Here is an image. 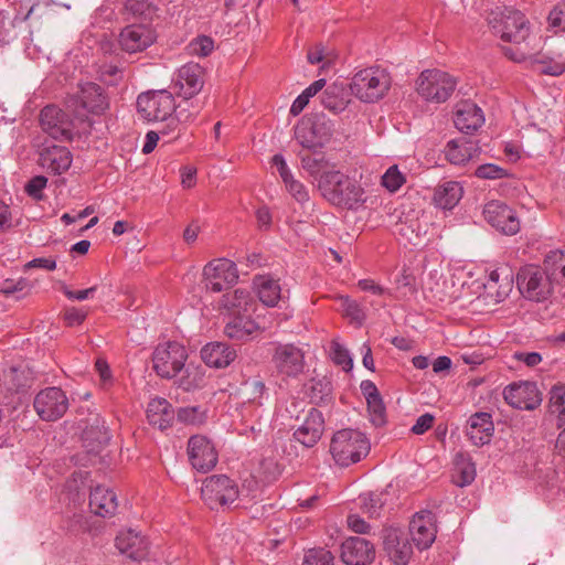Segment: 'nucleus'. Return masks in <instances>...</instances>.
I'll return each instance as SVG.
<instances>
[{"label": "nucleus", "instance_id": "nucleus-1", "mask_svg": "<svg viewBox=\"0 0 565 565\" xmlns=\"http://www.w3.org/2000/svg\"><path fill=\"white\" fill-rule=\"evenodd\" d=\"M318 190L331 204L348 210L358 209L365 202L363 188L339 170L319 178Z\"/></svg>", "mask_w": 565, "mask_h": 565}, {"label": "nucleus", "instance_id": "nucleus-2", "mask_svg": "<svg viewBox=\"0 0 565 565\" xmlns=\"http://www.w3.org/2000/svg\"><path fill=\"white\" fill-rule=\"evenodd\" d=\"M369 451V439L363 433L355 429L338 430L331 439L330 452L340 467H349L359 462Z\"/></svg>", "mask_w": 565, "mask_h": 565}, {"label": "nucleus", "instance_id": "nucleus-3", "mask_svg": "<svg viewBox=\"0 0 565 565\" xmlns=\"http://www.w3.org/2000/svg\"><path fill=\"white\" fill-rule=\"evenodd\" d=\"M489 24L493 32L500 35L504 42L521 45L530 36V22L525 15L512 8H504L498 12H491Z\"/></svg>", "mask_w": 565, "mask_h": 565}, {"label": "nucleus", "instance_id": "nucleus-4", "mask_svg": "<svg viewBox=\"0 0 565 565\" xmlns=\"http://www.w3.org/2000/svg\"><path fill=\"white\" fill-rule=\"evenodd\" d=\"M390 87V74L379 67L361 70L350 84L352 94L364 103H374L383 98Z\"/></svg>", "mask_w": 565, "mask_h": 565}, {"label": "nucleus", "instance_id": "nucleus-5", "mask_svg": "<svg viewBox=\"0 0 565 565\" xmlns=\"http://www.w3.org/2000/svg\"><path fill=\"white\" fill-rule=\"evenodd\" d=\"M188 356L185 347L177 341L160 343L152 353V370L161 379H174L184 369Z\"/></svg>", "mask_w": 565, "mask_h": 565}, {"label": "nucleus", "instance_id": "nucleus-6", "mask_svg": "<svg viewBox=\"0 0 565 565\" xmlns=\"http://www.w3.org/2000/svg\"><path fill=\"white\" fill-rule=\"evenodd\" d=\"M457 81L450 74L433 68L423 71L416 79V92L427 102L445 103L454 93Z\"/></svg>", "mask_w": 565, "mask_h": 565}, {"label": "nucleus", "instance_id": "nucleus-7", "mask_svg": "<svg viewBox=\"0 0 565 565\" xmlns=\"http://www.w3.org/2000/svg\"><path fill=\"white\" fill-rule=\"evenodd\" d=\"M516 284L520 292L527 299L543 301L547 299L554 282L547 275L535 265H527L520 269L516 276Z\"/></svg>", "mask_w": 565, "mask_h": 565}, {"label": "nucleus", "instance_id": "nucleus-8", "mask_svg": "<svg viewBox=\"0 0 565 565\" xmlns=\"http://www.w3.org/2000/svg\"><path fill=\"white\" fill-rule=\"evenodd\" d=\"M238 493L236 483L225 475L206 478L201 489L202 499L211 510L232 504Z\"/></svg>", "mask_w": 565, "mask_h": 565}, {"label": "nucleus", "instance_id": "nucleus-9", "mask_svg": "<svg viewBox=\"0 0 565 565\" xmlns=\"http://www.w3.org/2000/svg\"><path fill=\"white\" fill-rule=\"evenodd\" d=\"M236 264L227 258L209 262L203 268V284L207 290L221 292L237 282Z\"/></svg>", "mask_w": 565, "mask_h": 565}, {"label": "nucleus", "instance_id": "nucleus-10", "mask_svg": "<svg viewBox=\"0 0 565 565\" xmlns=\"http://www.w3.org/2000/svg\"><path fill=\"white\" fill-rule=\"evenodd\" d=\"M70 406L66 393L56 386L41 390L34 397L33 407L45 422H55L64 416Z\"/></svg>", "mask_w": 565, "mask_h": 565}, {"label": "nucleus", "instance_id": "nucleus-11", "mask_svg": "<svg viewBox=\"0 0 565 565\" xmlns=\"http://www.w3.org/2000/svg\"><path fill=\"white\" fill-rule=\"evenodd\" d=\"M40 125L44 132L60 141H71L73 138V120L61 108L49 105L40 114Z\"/></svg>", "mask_w": 565, "mask_h": 565}, {"label": "nucleus", "instance_id": "nucleus-12", "mask_svg": "<svg viewBox=\"0 0 565 565\" xmlns=\"http://www.w3.org/2000/svg\"><path fill=\"white\" fill-rule=\"evenodd\" d=\"M486 221L505 235H514L520 231V221L515 211L501 201H490L483 207Z\"/></svg>", "mask_w": 565, "mask_h": 565}, {"label": "nucleus", "instance_id": "nucleus-13", "mask_svg": "<svg viewBox=\"0 0 565 565\" xmlns=\"http://www.w3.org/2000/svg\"><path fill=\"white\" fill-rule=\"evenodd\" d=\"M383 548L395 565H407L413 547L408 534L401 529L386 527L382 531Z\"/></svg>", "mask_w": 565, "mask_h": 565}, {"label": "nucleus", "instance_id": "nucleus-14", "mask_svg": "<svg viewBox=\"0 0 565 565\" xmlns=\"http://www.w3.org/2000/svg\"><path fill=\"white\" fill-rule=\"evenodd\" d=\"M188 456L192 467L200 472L212 470L217 463V452L211 440L203 435L191 436Z\"/></svg>", "mask_w": 565, "mask_h": 565}, {"label": "nucleus", "instance_id": "nucleus-15", "mask_svg": "<svg viewBox=\"0 0 565 565\" xmlns=\"http://www.w3.org/2000/svg\"><path fill=\"white\" fill-rule=\"evenodd\" d=\"M504 401L518 409L533 411L542 403V394L533 382H519L508 385L503 391Z\"/></svg>", "mask_w": 565, "mask_h": 565}, {"label": "nucleus", "instance_id": "nucleus-16", "mask_svg": "<svg viewBox=\"0 0 565 565\" xmlns=\"http://www.w3.org/2000/svg\"><path fill=\"white\" fill-rule=\"evenodd\" d=\"M273 363L279 374L296 377L303 371L305 355L295 344H278L273 354Z\"/></svg>", "mask_w": 565, "mask_h": 565}, {"label": "nucleus", "instance_id": "nucleus-17", "mask_svg": "<svg viewBox=\"0 0 565 565\" xmlns=\"http://www.w3.org/2000/svg\"><path fill=\"white\" fill-rule=\"evenodd\" d=\"M143 118L148 121L166 120L175 108L174 97L167 89L143 92Z\"/></svg>", "mask_w": 565, "mask_h": 565}, {"label": "nucleus", "instance_id": "nucleus-18", "mask_svg": "<svg viewBox=\"0 0 565 565\" xmlns=\"http://www.w3.org/2000/svg\"><path fill=\"white\" fill-rule=\"evenodd\" d=\"M374 558V544L366 539L351 536L341 544V559L348 565H367Z\"/></svg>", "mask_w": 565, "mask_h": 565}, {"label": "nucleus", "instance_id": "nucleus-19", "mask_svg": "<svg viewBox=\"0 0 565 565\" xmlns=\"http://www.w3.org/2000/svg\"><path fill=\"white\" fill-rule=\"evenodd\" d=\"M409 532L418 550H427L436 539L435 514L431 511H420L411 521Z\"/></svg>", "mask_w": 565, "mask_h": 565}, {"label": "nucleus", "instance_id": "nucleus-20", "mask_svg": "<svg viewBox=\"0 0 565 565\" xmlns=\"http://www.w3.org/2000/svg\"><path fill=\"white\" fill-rule=\"evenodd\" d=\"M324 431V418L320 411L310 408L303 424L298 427L294 437L305 447H313L321 438Z\"/></svg>", "mask_w": 565, "mask_h": 565}, {"label": "nucleus", "instance_id": "nucleus-21", "mask_svg": "<svg viewBox=\"0 0 565 565\" xmlns=\"http://www.w3.org/2000/svg\"><path fill=\"white\" fill-rule=\"evenodd\" d=\"M72 159V153L66 147L53 145L41 150L39 164L47 172L62 174L70 169Z\"/></svg>", "mask_w": 565, "mask_h": 565}, {"label": "nucleus", "instance_id": "nucleus-22", "mask_svg": "<svg viewBox=\"0 0 565 565\" xmlns=\"http://www.w3.org/2000/svg\"><path fill=\"white\" fill-rule=\"evenodd\" d=\"M204 68L198 63H188L178 71L175 85L180 94L186 97L198 95L204 85Z\"/></svg>", "mask_w": 565, "mask_h": 565}, {"label": "nucleus", "instance_id": "nucleus-23", "mask_svg": "<svg viewBox=\"0 0 565 565\" xmlns=\"http://www.w3.org/2000/svg\"><path fill=\"white\" fill-rule=\"evenodd\" d=\"M236 358V350L226 342H210L201 349V359L210 367H227Z\"/></svg>", "mask_w": 565, "mask_h": 565}, {"label": "nucleus", "instance_id": "nucleus-24", "mask_svg": "<svg viewBox=\"0 0 565 565\" xmlns=\"http://www.w3.org/2000/svg\"><path fill=\"white\" fill-rule=\"evenodd\" d=\"M455 126L466 135L473 134L484 122V116L475 103L462 102L457 105L454 119Z\"/></svg>", "mask_w": 565, "mask_h": 565}, {"label": "nucleus", "instance_id": "nucleus-25", "mask_svg": "<svg viewBox=\"0 0 565 565\" xmlns=\"http://www.w3.org/2000/svg\"><path fill=\"white\" fill-rule=\"evenodd\" d=\"M330 132H321V127L310 120H302L295 127V138L302 147L301 151H311L323 147Z\"/></svg>", "mask_w": 565, "mask_h": 565}, {"label": "nucleus", "instance_id": "nucleus-26", "mask_svg": "<svg viewBox=\"0 0 565 565\" xmlns=\"http://www.w3.org/2000/svg\"><path fill=\"white\" fill-rule=\"evenodd\" d=\"M89 509L90 511L102 518L113 516L118 508L117 497L115 492L103 486L93 488L89 486Z\"/></svg>", "mask_w": 565, "mask_h": 565}, {"label": "nucleus", "instance_id": "nucleus-27", "mask_svg": "<svg viewBox=\"0 0 565 565\" xmlns=\"http://www.w3.org/2000/svg\"><path fill=\"white\" fill-rule=\"evenodd\" d=\"M494 431L492 417L489 413H476L469 417L467 436L476 446L490 443Z\"/></svg>", "mask_w": 565, "mask_h": 565}, {"label": "nucleus", "instance_id": "nucleus-28", "mask_svg": "<svg viewBox=\"0 0 565 565\" xmlns=\"http://www.w3.org/2000/svg\"><path fill=\"white\" fill-rule=\"evenodd\" d=\"M173 418L174 409L166 398L157 397L149 402L147 419L151 426L164 430L171 426Z\"/></svg>", "mask_w": 565, "mask_h": 565}, {"label": "nucleus", "instance_id": "nucleus-29", "mask_svg": "<svg viewBox=\"0 0 565 565\" xmlns=\"http://www.w3.org/2000/svg\"><path fill=\"white\" fill-rule=\"evenodd\" d=\"M258 324L241 313H231L228 322L225 324L224 333L234 340L245 341L259 332Z\"/></svg>", "mask_w": 565, "mask_h": 565}, {"label": "nucleus", "instance_id": "nucleus-30", "mask_svg": "<svg viewBox=\"0 0 565 565\" xmlns=\"http://www.w3.org/2000/svg\"><path fill=\"white\" fill-rule=\"evenodd\" d=\"M78 98L81 106L93 114H99L108 106L103 88L95 83L89 82L82 85Z\"/></svg>", "mask_w": 565, "mask_h": 565}, {"label": "nucleus", "instance_id": "nucleus-31", "mask_svg": "<svg viewBox=\"0 0 565 565\" xmlns=\"http://www.w3.org/2000/svg\"><path fill=\"white\" fill-rule=\"evenodd\" d=\"M298 157L300 158L301 167L317 181L324 173L337 171L319 149L300 151Z\"/></svg>", "mask_w": 565, "mask_h": 565}, {"label": "nucleus", "instance_id": "nucleus-32", "mask_svg": "<svg viewBox=\"0 0 565 565\" xmlns=\"http://www.w3.org/2000/svg\"><path fill=\"white\" fill-rule=\"evenodd\" d=\"M332 384L327 376L311 379L305 384V393L311 404L328 406L333 403Z\"/></svg>", "mask_w": 565, "mask_h": 565}, {"label": "nucleus", "instance_id": "nucleus-33", "mask_svg": "<svg viewBox=\"0 0 565 565\" xmlns=\"http://www.w3.org/2000/svg\"><path fill=\"white\" fill-rule=\"evenodd\" d=\"M479 150L477 142L466 138L450 140L447 143L446 158L452 164H463L471 160Z\"/></svg>", "mask_w": 565, "mask_h": 565}, {"label": "nucleus", "instance_id": "nucleus-34", "mask_svg": "<svg viewBox=\"0 0 565 565\" xmlns=\"http://www.w3.org/2000/svg\"><path fill=\"white\" fill-rule=\"evenodd\" d=\"M462 193V186L458 182L447 181L436 188L434 201L437 206L450 210L458 204Z\"/></svg>", "mask_w": 565, "mask_h": 565}, {"label": "nucleus", "instance_id": "nucleus-35", "mask_svg": "<svg viewBox=\"0 0 565 565\" xmlns=\"http://www.w3.org/2000/svg\"><path fill=\"white\" fill-rule=\"evenodd\" d=\"M348 103V93L342 84L329 85L321 95L322 106L334 114L343 111Z\"/></svg>", "mask_w": 565, "mask_h": 565}, {"label": "nucleus", "instance_id": "nucleus-36", "mask_svg": "<svg viewBox=\"0 0 565 565\" xmlns=\"http://www.w3.org/2000/svg\"><path fill=\"white\" fill-rule=\"evenodd\" d=\"M140 544L141 537L139 533L131 529L120 531L115 539V545L118 551L134 561H139L141 557Z\"/></svg>", "mask_w": 565, "mask_h": 565}, {"label": "nucleus", "instance_id": "nucleus-37", "mask_svg": "<svg viewBox=\"0 0 565 565\" xmlns=\"http://www.w3.org/2000/svg\"><path fill=\"white\" fill-rule=\"evenodd\" d=\"M183 374L178 379V387L184 392H193L204 387L205 369L193 363L185 364Z\"/></svg>", "mask_w": 565, "mask_h": 565}, {"label": "nucleus", "instance_id": "nucleus-38", "mask_svg": "<svg viewBox=\"0 0 565 565\" xmlns=\"http://www.w3.org/2000/svg\"><path fill=\"white\" fill-rule=\"evenodd\" d=\"M454 482L459 487L470 484L476 478V467L467 452H458L455 456Z\"/></svg>", "mask_w": 565, "mask_h": 565}, {"label": "nucleus", "instance_id": "nucleus-39", "mask_svg": "<svg viewBox=\"0 0 565 565\" xmlns=\"http://www.w3.org/2000/svg\"><path fill=\"white\" fill-rule=\"evenodd\" d=\"M547 277L555 284L565 279V253L562 250L550 252L544 259V270Z\"/></svg>", "mask_w": 565, "mask_h": 565}, {"label": "nucleus", "instance_id": "nucleus-40", "mask_svg": "<svg viewBox=\"0 0 565 565\" xmlns=\"http://www.w3.org/2000/svg\"><path fill=\"white\" fill-rule=\"evenodd\" d=\"M222 306L231 313L247 312L252 306L250 294L245 289H236L233 294L223 296Z\"/></svg>", "mask_w": 565, "mask_h": 565}, {"label": "nucleus", "instance_id": "nucleus-41", "mask_svg": "<svg viewBox=\"0 0 565 565\" xmlns=\"http://www.w3.org/2000/svg\"><path fill=\"white\" fill-rule=\"evenodd\" d=\"M397 233L399 236L405 238L412 245H418L422 241L423 226L417 217L409 218L406 216L405 218H399V222L396 224Z\"/></svg>", "mask_w": 565, "mask_h": 565}, {"label": "nucleus", "instance_id": "nucleus-42", "mask_svg": "<svg viewBox=\"0 0 565 565\" xmlns=\"http://www.w3.org/2000/svg\"><path fill=\"white\" fill-rule=\"evenodd\" d=\"M258 298L259 300L268 306L274 307L280 299V286L276 280L262 277L257 282Z\"/></svg>", "mask_w": 565, "mask_h": 565}, {"label": "nucleus", "instance_id": "nucleus-43", "mask_svg": "<svg viewBox=\"0 0 565 565\" xmlns=\"http://www.w3.org/2000/svg\"><path fill=\"white\" fill-rule=\"evenodd\" d=\"M119 43L124 51L135 53L141 50V25L131 24L124 28L119 35Z\"/></svg>", "mask_w": 565, "mask_h": 565}, {"label": "nucleus", "instance_id": "nucleus-44", "mask_svg": "<svg viewBox=\"0 0 565 565\" xmlns=\"http://www.w3.org/2000/svg\"><path fill=\"white\" fill-rule=\"evenodd\" d=\"M191 98L192 97L183 96V100L175 105L173 109V120L178 121L180 125L188 126L193 122L201 110V107L194 105Z\"/></svg>", "mask_w": 565, "mask_h": 565}, {"label": "nucleus", "instance_id": "nucleus-45", "mask_svg": "<svg viewBox=\"0 0 565 565\" xmlns=\"http://www.w3.org/2000/svg\"><path fill=\"white\" fill-rule=\"evenodd\" d=\"M532 64L540 66V72L545 75L559 76L565 72V62L542 53L533 54Z\"/></svg>", "mask_w": 565, "mask_h": 565}, {"label": "nucleus", "instance_id": "nucleus-46", "mask_svg": "<svg viewBox=\"0 0 565 565\" xmlns=\"http://www.w3.org/2000/svg\"><path fill=\"white\" fill-rule=\"evenodd\" d=\"M157 11H158V8L156 4H153L152 2L146 3V1H143V21L147 19H149L150 21H153V20L157 21L156 25H153V26L146 28L143 25V42H142L143 50L157 41V38H158L157 28L160 24V18H159V15L156 14Z\"/></svg>", "mask_w": 565, "mask_h": 565}, {"label": "nucleus", "instance_id": "nucleus-47", "mask_svg": "<svg viewBox=\"0 0 565 565\" xmlns=\"http://www.w3.org/2000/svg\"><path fill=\"white\" fill-rule=\"evenodd\" d=\"M395 284L394 297L396 299H407L417 292L416 278L407 269L402 271L401 276L396 278Z\"/></svg>", "mask_w": 565, "mask_h": 565}, {"label": "nucleus", "instance_id": "nucleus-48", "mask_svg": "<svg viewBox=\"0 0 565 565\" xmlns=\"http://www.w3.org/2000/svg\"><path fill=\"white\" fill-rule=\"evenodd\" d=\"M177 418L185 425L200 426L206 422V411L201 406L181 407L177 413Z\"/></svg>", "mask_w": 565, "mask_h": 565}, {"label": "nucleus", "instance_id": "nucleus-49", "mask_svg": "<svg viewBox=\"0 0 565 565\" xmlns=\"http://www.w3.org/2000/svg\"><path fill=\"white\" fill-rule=\"evenodd\" d=\"M359 500L362 512L367 514L370 518L377 516L384 505V501L382 500V493H362L359 497Z\"/></svg>", "mask_w": 565, "mask_h": 565}, {"label": "nucleus", "instance_id": "nucleus-50", "mask_svg": "<svg viewBox=\"0 0 565 565\" xmlns=\"http://www.w3.org/2000/svg\"><path fill=\"white\" fill-rule=\"evenodd\" d=\"M550 408L565 422V384L554 385L550 392Z\"/></svg>", "mask_w": 565, "mask_h": 565}, {"label": "nucleus", "instance_id": "nucleus-51", "mask_svg": "<svg viewBox=\"0 0 565 565\" xmlns=\"http://www.w3.org/2000/svg\"><path fill=\"white\" fill-rule=\"evenodd\" d=\"M340 301L341 310L348 318L358 324H362L364 322L366 318L365 311L355 300L342 296Z\"/></svg>", "mask_w": 565, "mask_h": 565}, {"label": "nucleus", "instance_id": "nucleus-52", "mask_svg": "<svg viewBox=\"0 0 565 565\" xmlns=\"http://www.w3.org/2000/svg\"><path fill=\"white\" fill-rule=\"evenodd\" d=\"M334 556L324 548L309 550L303 559V565H333Z\"/></svg>", "mask_w": 565, "mask_h": 565}, {"label": "nucleus", "instance_id": "nucleus-53", "mask_svg": "<svg viewBox=\"0 0 565 565\" xmlns=\"http://www.w3.org/2000/svg\"><path fill=\"white\" fill-rule=\"evenodd\" d=\"M405 181V175L398 170L397 166L390 167L382 177V185L390 192H396Z\"/></svg>", "mask_w": 565, "mask_h": 565}, {"label": "nucleus", "instance_id": "nucleus-54", "mask_svg": "<svg viewBox=\"0 0 565 565\" xmlns=\"http://www.w3.org/2000/svg\"><path fill=\"white\" fill-rule=\"evenodd\" d=\"M367 409L373 425L381 427L386 423L385 406L382 397L367 401Z\"/></svg>", "mask_w": 565, "mask_h": 565}, {"label": "nucleus", "instance_id": "nucleus-55", "mask_svg": "<svg viewBox=\"0 0 565 565\" xmlns=\"http://www.w3.org/2000/svg\"><path fill=\"white\" fill-rule=\"evenodd\" d=\"M214 49V41L212 38L206 35L198 36L196 39L192 40L189 44V52L190 54L198 55V56H207L212 53Z\"/></svg>", "mask_w": 565, "mask_h": 565}, {"label": "nucleus", "instance_id": "nucleus-56", "mask_svg": "<svg viewBox=\"0 0 565 565\" xmlns=\"http://www.w3.org/2000/svg\"><path fill=\"white\" fill-rule=\"evenodd\" d=\"M524 47L521 49L519 46L512 47V46H501V51L504 54L505 57H508L510 61L515 63H523L525 61H531L533 58L532 50L527 49V43H523Z\"/></svg>", "mask_w": 565, "mask_h": 565}, {"label": "nucleus", "instance_id": "nucleus-57", "mask_svg": "<svg viewBox=\"0 0 565 565\" xmlns=\"http://www.w3.org/2000/svg\"><path fill=\"white\" fill-rule=\"evenodd\" d=\"M47 184V178L44 175H35L24 186V191L32 199L40 201L43 199V190Z\"/></svg>", "mask_w": 565, "mask_h": 565}, {"label": "nucleus", "instance_id": "nucleus-58", "mask_svg": "<svg viewBox=\"0 0 565 565\" xmlns=\"http://www.w3.org/2000/svg\"><path fill=\"white\" fill-rule=\"evenodd\" d=\"M287 191L291 194V196L300 204H305L309 202V193L306 186L295 178H291L285 182Z\"/></svg>", "mask_w": 565, "mask_h": 565}, {"label": "nucleus", "instance_id": "nucleus-59", "mask_svg": "<svg viewBox=\"0 0 565 565\" xmlns=\"http://www.w3.org/2000/svg\"><path fill=\"white\" fill-rule=\"evenodd\" d=\"M476 177L480 179H501L507 175L505 170L492 163L481 164L476 169Z\"/></svg>", "mask_w": 565, "mask_h": 565}, {"label": "nucleus", "instance_id": "nucleus-60", "mask_svg": "<svg viewBox=\"0 0 565 565\" xmlns=\"http://www.w3.org/2000/svg\"><path fill=\"white\" fill-rule=\"evenodd\" d=\"M332 354L334 363L342 366L344 371L348 372L353 367V361L349 354V351L339 343H333Z\"/></svg>", "mask_w": 565, "mask_h": 565}, {"label": "nucleus", "instance_id": "nucleus-61", "mask_svg": "<svg viewBox=\"0 0 565 565\" xmlns=\"http://www.w3.org/2000/svg\"><path fill=\"white\" fill-rule=\"evenodd\" d=\"M78 479L81 481V484H84L83 475L81 472L79 473L74 472L72 479L67 481L66 488L68 490L70 495L72 497V499L74 501H84L86 492H85V490L81 491L79 484H78Z\"/></svg>", "mask_w": 565, "mask_h": 565}, {"label": "nucleus", "instance_id": "nucleus-62", "mask_svg": "<svg viewBox=\"0 0 565 565\" xmlns=\"http://www.w3.org/2000/svg\"><path fill=\"white\" fill-rule=\"evenodd\" d=\"M67 531L72 534L85 533L88 531V523L83 514H74L67 522Z\"/></svg>", "mask_w": 565, "mask_h": 565}, {"label": "nucleus", "instance_id": "nucleus-63", "mask_svg": "<svg viewBox=\"0 0 565 565\" xmlns=\"http://www.w3.org/2000/svg\"><path fill=\"white\" fill-rule=\"evenodd\" d=\"M87 317V312L78 308H70L64 312V320L68 327L79 326Z\"/></svg>", "mask_w": 565, "mask_h": 565}, {"label": "nucleus", "instance_id": "nucleus-64", "mask_svg": "<svg viewBox=\"0 0 565 565\" xmlns=\"http://www.w3.org/2000/svg\"><path fill=\"white\" fill-rule=\"evenodd\" d=\"M550 24L553 28L565 30V3L556 6L548 14Z\"/></svg>", "mask_w": 565, "mask_h": 565}]
</instances>
